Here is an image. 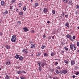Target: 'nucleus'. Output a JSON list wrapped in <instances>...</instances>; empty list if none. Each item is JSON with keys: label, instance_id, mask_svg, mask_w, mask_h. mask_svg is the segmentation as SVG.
Returning <instances> with one entry per match:
<instances>
[{"label": "nucleus", "instance_id": "nucleus-60", "mask_svg": "<svg viewBox=\"0 0 79 79\" xmlns=\"http://www.w3.org/2000/svg\"><path fill=\"white\" fill-rule=\"evenodd\" d=\"M75 14H76V15H77V11H76L75 12Z\"/></svg>", "mask_w": 79, "mask_h": 79}, {"label": "nucleus", "instance_id": "nucleus-58", "mask_svg": "<svg viewBox=\"0 0 79 79\" xmlns=\"http://www.w3.org/2000/svg\"><path fill=\"white\" fill-rule=\"evenodd\" d=\"M47 23H48V24H50V21H48L47 22Z\"/></svg>", "mask_w": 79, "mask_h": 79}, {"label": "nucleus", "instance_id": "nucleus-54", "mask_svg": "<svg viewBox=\"0 0 79 79\" xmlns=\"http://www.w3.org/2000/svg\"><path fill=\"white\" fill-rule=\"evenodd\" d=\"M77 8H78V9H79V5H77Z\"/></svg>", "mask_w": 79, "mask_h": 79}, {"label": "nucleus", "instance_id": "nucleus-28", "mask_svg": "<svg viewBox=\"0 0 79 79\" xmlns=\"http://www.w3.org/2000/svg\"><path fill=\"white\" fill-rule=\"evenodd\" d=\"M64 48L65 50H66V51H68V49L66 47H64Z\"/></svg>", "mask_w": 79, "mask_h": 79}, {"label": "nucleus", "instance_id": "nucleus-25", "mask_svg": "<svg viewBox=\"0 0 79 79\" xmlns=\"http://www.w3.org/2000/svg\"><path fill=\"white\" fill-rule=\"evenodd\" d=\"M54 55H55V53H54L53 52L51 53V56H54Z\"/></svg>", "mask_w": 79, "mask_h": 79}, {"label": "nucleus", "instance_id": "nucleus-44", "mask_svg": "<svg viewBox=\"0 0 79 79\" xmlns=\"http://www.w3.org/2000/svg\"><path fill=\"white\" fill-rule=\"evenodd\" d=\"M73 39H76V36H73L72 37Z\"/></svg>", "mask_w": 79, "mask_h": 79}, {"label": "nucleus", "instance_id": "nucleus-32", "mask_svg": "<svg viewBox=\"0 0 79 79\" xmlns=\"http://www.w3.org/2000/svg\"><path fill=\"white\" fill-rule=\"evenodd\" d=\"M52 13L53 14V15H54V14H55V10H53L52 11Z\"/></svg>", "mask_w": 79, "mask_h": 79}, {"label": "nucleus", "instance_id": "nucleus-7", "mask_svg": "<svg viewBox=\"0 0 79 79\" xmlns=\"http://www.w3.org/2000/svg\"><path fill=\"white\" fill-rule=\"evenodd\" d=\"M31 47L32 48H34L35 47V45L34 44H32L31 45Z\"/></svg>", "mask_w": 79, "mask_h": 79}, {"label": "nucleus", "instance_id": "nucleus-35", "mask_svg": "<svg viewBox=\"0 0 79 79\" xmlns=\"http://www.w3.org/2000/svg\"><path fill=\"white\" fill-rule=\"evenodd\" d=\"M64 63H66V64H68V61H67V60H64Z\"/></svg>", "mask_w": 79, "mask_h": 79}, {"label": "nucleus", "instance_id": "nucleus-48", "mask_svg": "<svg viewBox=\"0 0 79 79\" xmlns=\"http://www.w3.org/2000/svg\"><path fill=\"white\" fill-rule=\"evenodd\" d=\"M60 69V67H59V66H58L57 68V69Z\"/></svg>", "mask_w": 79, "mask_h": 79}, {"label": "nucleus", "instance_id": "nucleus-21", "mask_svg": "<svg viewBox=\"0 0 79 79\" xmlns=\"http://www.w3.org/2000/svg\"><path fill=\"white\" fill-rule=\"evenodd\" d=\"M45 47V45H43L41 47V48L42 49H44Z\"/></svg>", "mask_w": 79, "mask_h": 79}, {"label": "nucleus", "instance_id": "nucleus-13", "mask_svg": "<svg viewBox=\"0 0 79 79\" xmlns=\"http://www.w3.org/2000/svg\"><path fill=\"white\" fill-rule=\"evenodd\" d=\"M23 30L25 32H27L28 31V29H27V27H24L23 28Z\"/></svg>", "mask_w": 79, "mask_h": 79}, {"label": "nucleus", "instance_id": "nucleus-9", "mask_svg": "<svg viewBox=\"0 0 79 79\" xmlns=\"http://www.w3.org/2000/svg\"><path fill=\"white\" fill-rule=\"evenodd\" d=\"M6 64L7 65H10V64H11V63L10 61H6Z\"/></svg>", "mask_w": 79, "mask_h": 79}, {"label": "nucleus", "instance_id": "nucleus-40", "mask_svg": "<svg viewBox=\"0 0 79 79\" xmlns=\"http://www.w3.org/2000/svg\"><path fill=\"white\" fill-rule=\"evenodd\" d=\"M77 46L79 47V42H77Z\"/></svg>", "mask_w": 79, "mask_h": 79}, {"label": "nucleus", "instance_id": "nucleus-23", "mask_svg": "<svg viewBox=\"0 0 79 79\" xmlns=\"http://www.w3.org/2000/svg\"><path fill=\"white\" fill-rule=\"evenodd\" d=\"M8 12L7 10H6L5 12L3 13V15H6V14H7Z\"/></svg>", "mask_w": 79, "mask_h": 79}, {"label": "nucleus", "instance_id": "nucleus-47", "mask_svg": "<svg viewBox=\"0 0 79 79\" xmlns=\"http://www.w3.org/2000/svg\"><path fill=\"white\" fill-rule=\"evenodd\" d=\"M3 22V20L2 19H0V23Z\"/></svg>", "mask_w": 79, "mask_h": 79}, {"label": "nucleus", "instance_id": "nucleus-43", "mask_svg": "<svg viewBox=\"0 0 79 79\" xmlns=\"http://www.w3.org/2000/svg\"><path fill=\"white\" fill-rule=\"evenodd\" d=\"M20 78L21 79H25V78L23 77H21Z\"/></svg>", "mask_w": 79, "mask_h": 79}, {"label": "nucleus", "instance_id": "nucleus-16", "mask_svg": "<svg viewBox=\"0 0 79 79\" xmlns=\"http://www.w3.org/2000/svg\"><path fill=\"white\" fill-rule=\"evenodd\" d=\"M68 0H63V2L65 3H66L68 2Z\"/></svg>", "mask_w": 79, "mask_h": 79}, {"label": "nucleus", "instance_id": "nucleus-22", "mask_svg": "<svg viewBox=\"0 0 79 79\" xmlns=\"http://www.w3.org/2000/svg\"><path fill=\"white\" fill-rule=\"evenodd\" d=\"M65 26H67V27H69V25L68 24V23H66L65 24Z\"/></svg>", "mask_w": 79, "mask_h": 79}, {"label": "nucleus", "instance_id": "nucleus-52", "mask_svg": "<svg viewBox=\"0 0 79 79\" xmlns=\"http://www.w3.org/2000/svg\"><path fill=\"white\" fill-rule=\"evenodd\" d=\"M60 74H63V71L62 72L61 70L60 71Z\"/></svg>", "mask_w": 79, "mask_h": 79}, {"label": "nucleus", "instance_id": "nucleus-31", "mask_svg": "<svg viewBox=\"0 0 79 79\" xmlns=\"http://www.w3.org/2000/svg\"><path fill=\"white\" fill-rule=\"evenodd\" d=\"M65 13L64 12H62V13L61 15L62 16H64Z\"/></svg>", "mask_w": 79, "mask_h": 79}, {"label": "nucleus", "instance_id": "nucleus-53", "mask_svg": "<svg viewBox=\"0 0 79 79\" xmlns=\"http://www.w3.org/2000/svg\"><path fill=\"white\" fill-rule=\"evenodd\" d=\"M68 15H65V18H68Z\"/></svg>", "mask_w": 79, "mask_h": 79}, {"label": "nucleus", "instance_id": "nucleus-27", "mask_svg": "<svg viewBox=\"0 0 79 79\" xmlns=\"http://www.w3.org/2000/svg\"><path fill=\"white\" fill-rule=\"evenodd\" d=\"M22 3H19V7H21L22 6Z\"/></svg>", "mask_w": 79, "mask_h": 79}, {"label": "nucleus", "instance_id": "nucleus-15", "mask_svg": "<svg viewBox=\"0 0 79 79\" xmlns=\"http://www.w3.org/2000/svg\"><path fill=\"white\" fill-rule=\"evenodd\" d=\"M19 55L17 54L15 56V58L16 59H18L19 58Z\"/></svg>", "mask_w": 79, "mask_h": 79}, {"label": "nucleus", "instance_id": "nucleus-38", "mask_svg": "<svg viewBox=\"0 0 79 79\" xmlns=\"http://www.w3.org/2000/svg\"><path fill=\"white\" fill-rule=\"evenodd\" d=\"M21 72L20 71H17V73L18 74H20L21 73Z\"/></svg>", "mask_w": 79, "mask_h": 79}, {"label": "nucleus", "instance_id": "nucleus-8", "mask_svg": "<svg viewBox=\"0 0 79 79\" xmlns=\"http://www.w3.org/2000/svg\"><path fill=\"white\" fill-rule=\"evenodd\" d=\"M21 21H18L16 23L17 25L18 26H19L20 24H21Z\"/></svg>", "mask_w": 79, "mask_h": 79}, {"label": "nucleus", "instance_id": "nucleus-20", "mask_svg": "<svg viewBox=\"0 0 79 79\" xmlns=\"http://www.w3.org/2000/svg\"><path fill=\"white\" fill-rule=\"evenodd\" d=\"M5 79H10V77H9V76H8V75H6V76Z\"/></svg>", "mask_w": 79, "mask_h": 79}, {"label": "nucleus", "instance_id": "nucleus-63", "mask_svg": "<svg viewBox=\"0 0 79 79\" xmlns=\"http://www.w3.org/2000/svg\"><path fill=\"white\" fill-rule=\"evenodd\" d=\"M62 53H64V51H62Z\"/></svg>", "mask_w": 79, "mask_h": 79}, {"label": "nucleus", "instance_id": "nucleus-12", "mask_svg": "<svg viewBox=\"0 0 79 79\" xmlns=\"http://www.w3.org/2000/svg\"><path fill=\"white\" fill-rule=\"evenodd\" d=\"M5 47H6L7 49H10V47L8 45L5 46Z\"/></svg>", "mask_w": 79, "mask_h": 79}, {"label": "nucleus", "instance_id": "nucleus-57", "mask_svg": "<svg viewBox=\"0 0 79 79\" xmlns=\"http://www.w3.org/2000/svg\"><path fill=\"white\" fill-rule=\"evenodd\" d=\"M55 64L56 65H57V64H58V62H55Z\"/></svg>", "mask_w": 79, "mask_h": 79}, {"label": "nucleus", "instance_id": "nucleus-56", "mask_svg": "<svg viewBox=\"0 0 79 79\" xmlns=\"http://www.w3.org/2000/svg\"><path fill=\"white\" fill-rule=\"evenodd\" d=\"M46 36H45V35H43V38H45V37Z\"/></svg>", "mask_w": 79, "mask_h": 79}, {"label": "nucleus", "instance_id": "nucleus-30", "mask_svg": "<svg viewBox=\"0 0 79 79\" xmlns=\"http://www.w3.org/2000/svg\"><path fill=\"white\" fill-rule=\"evenodd\" d=\"M44 64H44V63H42L41 64L42 67H44Z\"/></svg>", "mask_w": 79, "mask_h": 79}, {"label": "nucleus", "instance_id": "nucleus-36", "mask_svg": "<svg viewBox=\"0 0 79 79\" xmlns=\"http://www.w3.org/2000/svg\"><path fill=\"white\" fill-rule=\"evenodd\" d=\"M75 74L76 75H79V71H78L76 73H75Z\"/></svg>", "mask_w": 79, "mask_h": 79}, {"label": "nucleus", "instance_id": "nucleus-14", "mask_svg": "<svg viewBox=\"0 0 79 79\" xmlns=\"http://www.w3.org/2000/svg\"><path fill=\"white\" fill-rule=\"evenodd\" d=\"M71 65H74L75 64V61H72L71 62Z\"/></svg>", "mask_w": 79, "mask_h": 79}, {"label": "nucleus", "instance_id": "nucleus-24", "mask_svg": "<svg viewBox=\"0 0 79 79\" xmlns=\"http://www.w3.org/2000/svg\"><path fill=\"white\" fill-rule=\"evenodd\" d=\"M23 13H23V12H20L19 13V15H21V16H22V15H23Z\"/></svg>", "mask_w": 79, "mask_h": 79}, {"label": "nucleus", "instance_id": "nucleus-10", "mask_svg": "<svg viewBox=\"0 0 79 79\" xmlns=\"http://www.w3.org/2000/svg\"><path fill=\"white\" fill-rule=\"evenodd\" d=\"M47 9L44 8V9L43 10V11L44 13H47Z\"/></svg>", "mask_w": 79, "mask_h": 79}, {"label": "nucleus", "instance_id": "nucleus-3", "mask_svg": "<svg viewBox=\"0 0 79 79\" xmlns=\"http://www.w3.org/2000/svg\"><path fill=\"white\" fill-rule=\"evenodd\" d=\"M66 37L67 38H68V39H70V40L73 41V39H72V38H71V35H69V34H67L66 35Z\"/></svg>", "mask_w": 79, "mask_h": 79}, {"label": "nucleus", "instance_id": "nucleus-2", "mask_svg": "<svg viewBox=\"0 0 79 79\" xmlns=\"http://www.w3.org/2000/svg\"><path fill=\"white\" fill-rule=\"evenodd\" d=\"M41 62L40 61H39L38 62V65L39 66V67L38 69V70L40 71H42V68H41Z\"/></svg>", "mask_w": 79, "mask_h": 79}, {"label": "nucleus", "instance_id": "nucleus-1", "mask_svg": "<svg viewBox=\"0 0 79 79\" xmlns=\"http://www.w3.org/2000/svg\"><path fill=\"white\" fill-rule=\"evenodd\" d=\"M11 40L12 42H16V35H13L12 36V38L11 39Z\"/></svg>", "mask_w": 79, "mask_h": 79}, {"label": "nucleus", "instance_id": "nucleus-61", "mask_svg": "<svg viewBox=\"0 0 79 79\" xmlns=\"http://www.w3.org/2000/svg\"><path fill=\"white\" fill-rule=\"evenodd\" d=\"M16 11H17V12H18V9H16Z\"/></svg>", "mask_w": 79, "mask_h": 79}, {"label": "nucleus", "instance_id": "nucleus-6", "mask_svg": "<svg viewBox=\"0 0 79 79\" xmlns=\"http://www.w3.org/2000/svg\"><path fill=\"white\" fill-rule=\"evenodd\" d=\"M75 44H71L70 45V49H71V50H73V47H74V45Z\"/></svg>", "mask_w": 79, "mask_h": 79}, {"label": "nucleus", "instance_id": "nucleus-49", "mask_svg": "<svg viewBox=\"0 0 79 79\" xmlns=\"http://www.w3.org/2000/svg\"><path fill=\"white\" fill-rule=\"evenodd\" d=\"M61 44H62V45H64L65 44L64 43H63V42H61Z\"/></svg>", "mask_w": 79, "mask_h": 79}, {"label": "nucleus", "instance_id": "nucleus-62", "mask_svg": "<svg viewBox=\"0 0 79 79\" xmlns=\"http://www.w3.org/2000/svg\"><path fill=\"white\" fill-rule=\"evenodd\" d=\"M52 38V39H54V36H53Z\"/></svg>", "mask_w": 79, "mask_h": 79}, {"label": "nucleus", "instance_id": "nucleus-37", "mask_svg": "<svg viewBox=\"0 0 79 79\" xmlns=\"http://www.w3.org/2000/svg\"><path fill=\"white\" fill-rule=\"evenodd\" d=\"M44 56H47V54L46 53H44Z\"/></svg>", "mask_w": 79, "mask_h": 79}, {"label": "nucleus", "instance_id": "nucleus-64", "mask_svg": "<svg viewBox=\"0 0 79 79\" xmlns=\"http://www.w3.org/2000/svg\"><path fill=\"white\" fill-rule=\"evenodd\" d=\"M77 28H78V29H79V27H77Z\"/></svg>", "mask_w": 79, "mask_h": 79}, {"label": "nucleus", "instance_id": "nucleus-42", "mask_svg": "<svg viewBox=\"0 0 79 79\" xmlns=\"http://www.w3.org/2000/svg\"><path fill=\"white\" fill-rule=\"evenodd\" d=\"M74 47V49L75 50H76V46H75V45H74V46L73 47Z\"/></svg>", "mask_w": 79, "mask_h": 79}, {"label": "nucleus", "instance_id": "nucleus-45", "mask_svg": "<svg viewBox=\"0 0 79 79\" xmlns=\"http://www.w3.org/2000/svg\"><path fill=\"white\" fill-rule=\"evenodd\" d=\"M50 70V71H51V72H53V71H54V69H51Z\"/></svg>", "mask_w": 79, "mask_h": 79}, {"label": "nucleus", "instance_id": "nucleus-5", "mask_svg": "<svg viewBox=\"0 0 79 79\" xmlns=\"http://www.w3.org/2000/svg\"><path fill=\"white\" fill-rule=\"evenodd\" d=\"M62 71H63L62 73H63V74H65L66 73H68V70L67 69L64 70H63Z\"/></svg>", "mask_w": 79, "mask_h": 79}, {"label": "nucleus", "instance_id": "nucleus-26", "mask_svg": "<svg viewBox=\"0 0 79 79\" xmlns=\"http://www.w3.org/2000/svg\"><path fill=\"white\" fill-rule=\"evenodd\" d=\"M71 3H72V0L69 1L68 3V5H70V4H71Z\"/></svg>", "mask_w": 79, "mask_h": 79}, {"label": "nucleus", "instance_id": "nucleus-4", "mask_svg": "<svg viewBox=\"0 0 79 79\" xmlns=\"http://www.w3.org/2000/svg\"><path fill=\"white\" fill-rule=\"evenodd\" d=\"M22 52H24L26 54L28 53V52L27 50V49H24L22 51Z\"/></svg>", "mask_w": 79, "mask_h": 79}, {"label": "nucleus", "instance_id": "nucleus-46", "mask_svg": "<svg viewBox=\"0 0 79 79\" xmlns=\"http://www.w3.org/2000/svg\"><path fill=\"white\" fill-rule=\"evenodd\" d=\"M72 77L73 79H75L76 78V76L73 75L72 76Z\"/></svg>", "mask_w": 79, "mask_h": 79}, {"label": "nucleus", "instance_id": "nucleus-29", "mask_svg": "<svg viewBox=\"0 0 79 79\" xmlns=\"http://www.w3.org/2000/svg\"><path fill=\"white\" fill-rule=\"evenodd\" d=\"M23 10L26 11V7L25 6L23 8Z\"/></svg>", "mask_w": 79, "mask_h": 79}, {"label": "nucleus", "instance_id": "nucleus-11", "mask_svg": "<svg viewBox=\"0 0 79 79\" xmlns=\"http://www.w3.org/2000/svg\"><path fill=\"white\" fill-rule=\"evenodd\" d=\"M1 5H5V2L3 1H2L1 2Z\"/></svg>", "mask_w": 79, "mask_h": 79}, {"label": "nucleus", "instance_id": "nucleus-51", "mask_svg": "<svg viewBox=\"0 0 79 79\" xmlns=\"http://www.w3.org/2000/svg\"><path fill=\"white\" fill-rule=\"evenodd\" d=\"M15 1V0H12V3H14Z\"/></svg>", "mask_w": 79, "mask_h": 79}, {"label": "nucleus", "instance_id": "nucleus-41", "mask_svg": "<svg viewBox=\"0 0 79 79\" xmlns=\"http://www.w3.org/2000/svg\"><path fill=\"white\" fill-rule=\"evenodd\" d=\"M10 10H12V9H13V6H10Z\"/></svg>", "mask_w": 79, "mask_h": 79}, {"label": "nucleus", "instance_id": "nucleus-33", "mask_svg": "<svg viewBox=\"0 0 79 79\" xmlns=\"http://www.w3.org/2000/svg\"><path fill=\"white\" fill-rule=\"evenodd\" d=\"M21 73H23V74H26V72L24 71H22Z\"/></svg>", "mask_w": 79, "mask_h": 79}, {"label": "nucleus", "instance_id": "nucleus-17", "mask_svg": "<svg viewBox=\"0 0 79 79\" xmlns=\"http://www.w3.org/2000/svg\"><path fill=\"white\" fill-rule=\"evenodd\" d=\"M40 55H41V53L40 52H38L36 54V55L37 56H40Z\"/></svg>", "mask_w": 79, "mask_h": 79}, {"label": "nucleus", "instance_id": "nucleus-55", "mask_svg": "<svg viewBox=\"0 0 79 79\" xmlns=\"http://www.w3.org/2000/svg\"><path fill=\"white\" fill-rule=\"evenodd\" d=\"M55 60H59V61H60V60L59 59H55Z\"/></svg>", "mask_w": 79, "mask_h": 79}, {"label": "nucleus", "instance_id": "nucleus-34", "mask_svg": "<svg viewBox=\"0 0 79 79\" xmlns=\"http://www.w3.org/2000/svg\"><path fill=\"white\" fill-rule=\"evenodd\" d=\"M56 73H57V74H60V71H59L58 70H56Z\"/></svg>", "mask_w": 79, "mask_h": 79}, {"label": "nucleus", "instance_id": "nucleus-50", "mask_svg": "<svg viewBox=\"0 0 79 79\" xmlns=\"http://www.w3.org/2000/svg\"><path fill=\"white\" fill-rule=\"evenodd\" d=\"M2 34H3V33L2 32H0V36H2Z\"/></svg>", "mask_w": 79, "mask_h": 79}, {"label": "nucleus", "instance_id": "nucleus-19", "mask_svg": "<svg viewBox=\"0 0 79 79\" xmlns=\"http://www.w3.org/2000/svg\"><path fill=\"white\" fill-rule=\"evenodd\" d=\"M38 5H39V4L38 3H36L35 5V6L34 7V8H36L37 6H38Z\"/></svg>", "mask_w": 79, "mask_h": 79}, {"label": "nucleus", "instance_id": "nucleus-59", "mask_svg": "<svg viewBox=\"0 0 79 79\" xmlns=\"http://www.w3.org/2000/svg\"><path fill=\"white\" fill-rule=\"evenodd\" d=\"M48 77L49 78H50V79H51V78H52V76H49Z\"/></svg>", "mask_w": 79, "mask_h": 79}, {"label": "nucleus", "instance_id": "nucleus-39", "mask_svg": "<svg viewBox=\"0 0 79 79\" xmlns=\"http://www.w3.org/2000/svg\"><path fill=\"white\" fill-rule=\"evenodd\" d=\"M31 33H34L35 32V31L34 30H32L31 31Z\"/></svg>", "mask_w": 79, "mask_h": 79}, {"label": "nucleus", "instance_id": "nucleus-18", "mask_svg": "<svg viewBox=\"0 0 79 79\" xmlns=\"http://www.w3.org/2000/svg\"><path fill=\"white\" fill-rule=\"evenodd\" d=\"M19 60L20 61H23V58L22 56H20L19 58Z\"/></svg>", "mask_w": 79, "mask_h": 79}]
</instances>
